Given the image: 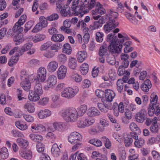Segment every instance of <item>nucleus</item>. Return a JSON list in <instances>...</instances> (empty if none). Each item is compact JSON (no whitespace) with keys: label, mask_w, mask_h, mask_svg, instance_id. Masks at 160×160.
I'll return each instance as SVG.
<instances>
[{"label":"nucleus","mask_w":160,"mask_h":160,"mask_svg":"<svg viewBox=\"0 0 160 160\" xmlns=\"http://www.w3.org/2000/svg\"><path fill=\"white\" fill-rule=\"evenodd\" d=\"M105 98L106 100L112 102L115 96L114 92L111 90H106L105 92Z\"/></svg>","instance_id":"a211bd4d"},{"label":"nucleus","mask_w":160,"mask_h":160,"mask_svg":"<svg viewBox=\"0 0 160 160\" xmlns=\"http://www.w3.org/2000/svg\"><path fill=\"white\" fill-rule=\"evenodd\" d=\"M117 90L121 93L123 89V81L122 79H118L117 82Z\"/></svg>","instance_id":"37998d69"},{"label":"nucleus","mask_w":160,"mask_h":160,"mask_svg":"<svg viewBox=\"0 0 160 160\" xmlns=\"http://www.w3.org/2000/svg\"><path fill=\"white\" fill-rule=\"evenodd\" d=\"M54 126L55 128V131L57 130L58 131H62L63 129L62 124L61 122H54Z\"/></svg>","instance_id":"bf43d9fd"},{"label":"nucleus","mask_w":160,"mask_h":160,"mask_svg":"<svg viewBox=\"0 0 160 160\" xmlns=\"http://www.w3.org/2000/svg\"><path fill=\"white\" fill-rule=\"evenodd\" d=\"M60 10L61 15L63 17L70 16L71 12L70 8L68 7V5H65Z\"/></svg>","instance_id":"bb28decb"},{"label":"nucleus","mask_w":160,"mask_h":160,"mask_svg":"<svg viewBox=\"0 0 160 160\" xmlns=\"http://www.w3.org/2000/svg\"><path fill=\"white\" fill-rule=\"evenodd\" d=\"M32 129H33L32 130L33 132L35 131L42 132L46 130V128L43 125L40 124L35 125L33 126H31Z\"/></svg>","instance_id":"2f4dec72"},{"label":"nucleus","mask_w":160,"mask_h":160,"mask_svg":"<svg viewBox=\"0 0 160 160\" xmlns=\"http://www.w3.org/2000/svg\"><path fill=\"white\" fill-rule=\"evenodd\" d=\"M51 152L52 155L55 157H58L60 155V149L57 144H54L52 146Z\"/></svg>","instance_id":"5701e85b"},{"label":"nucleus","mask_w":160,"mask_h":160,"mask_svg":"<svg viewBox=\"0 0 160 160\" xmlns=\"http://www.w3.org/2000/svg\"><path fill=\"white\" fill-rule=\"evenodd\" d=\"M150 131L152 133H156L158 132L159 130L158 126V125L157 122L155 124H153L150 127Z\"/></svg>","instance_id":"864d4df0"},{"label":"nucleus","mask_w":160,"mask_h":160,"mask_svg":"<svg viewBox=\"0 0 160 160\" xmlns=\"http://www.w3.org/2000/svg\"><path fill=\"white\" fill-rule=\"evenodd\" d=\"M82 139V135L77 132L71 133L68 137V141L72 144L79 142Z\"/></svg>","instance_id":"1a4fd4ad"},{"label":"nucleus","mask_w":160,"mask_h":160,"mask_svg":"<svg viewBox=\"0 0 160 160\" xmlns=\"http://www.w3.org/2000/svg\"><path fill=\"white\" fill-rule=\"evenodd\" d=\"M153 106H150L148 108V114L150 116L153 115L154 113L156 115H160V107H153Z\"/></svg>","instance_id":"aec40b11"},{"label":"nucleus","mask_w":160,"mask_h":160,"mask_svg":"<svg viewBox=\"0 0 160 160\" xmlns=\"http://www.w3.org/2000/svg\"><path fill=\"white\" fill-rule=\"evenodd\" d=\"M37 150L39 152H42L44 150V145L42 143H38L36 145Z\"/></svg>","instance_id":"69168bd1"},{"label":"nucleus","mask_w":160,"mask_h":160,"mask_svg":"<svg viewBox=\"0 0 160 160\" xmlns=\"http://www.w3.org/2000/svg\"><path fill=\"white\" fill-rule=\"evenodd\" d=\"M15 125L18 128L22 130H26L28 128V126L26 124H22L19 121L15 122Z\"/></svg>","instance_id":"13d9d810"},{"label":"nucleus","mask_w":160,"mask_h":160,"mask_svg":"<svg viewBox=\"0 0 160 160\" xmlns=\"http://www.w3.org/2000/svg\"><path fill=\"white\" fill-rule=\"evenodd\" d=\"M89 142L97 147H100L102 145L101 141L97 139H91L89 141Z\"/></svg>","instance_id":"de8ad7c7"},{"label":"nucleus","mask_w":160,"mask_h":160,"mask_svg":"<svg viewBox=\"0 0 160 160\" xmlns=\"http://www.w3.org/2000/svg\"><path fill=\"white\" fill-rule=\"evenodd\" d=\"M102 26L97 21L94 22L93 25L90 26V28L91 30H96Z\"/></svg>","instance_id":"0e129e2a"},{"label":"nucleus","mask_w":160,"mask_h":160,"mask_svg":"<svg viewBox=\"0 0 160 160\" xmlns=\"http://www.w3.org/2000/svg\"><path fill=\"white\" fill-rule=\"evenodd\" d=\"M15 33H17L15 35V36L13 38L14 41L16 42L15 44L16 45H17L19 44L20 43L23 42V40L22 39V35L21 32H16Z\"/></svg>","instance_id":"7c9ffc66"},{"label":"nucleus","mask_w":160,"mask_h":160,"mask_svg":"<svg viewBox=\"0 0 160 160\" xmlns=\"http://www.w3.org/2000/svg\"><path fill=\"white\" fill-rule=\"evenodd\" d=\"M134 143L136 147L139 148L143 146L145 141L143 138H140L136 140Z\"/></svg>","instance_id":"c03bdc74"},{"label":"nucleus","mask_w":160,"mask_h":160,"mask_svg":"<svg viewBox=\"0 0 160 160\" xmlns=\"http://www.w3.org/2000/svg\"><path fill=\"white\" fill-rule=\"evenodd\" d=\"M106 12L105 9L99 3H97L95 10L91 11L93 18L94 20H98L101 17V15L104 14Z\"/></svg>","instance_id":"20e7f679"},{"label":"nucleus","mask_w":160,"mask_h":160,"mask_svg":"<svg viewBox=\"0 0 160 160\" xmlns=\"http://www.w3.org/2000/svg\"><path fill=\"white\" fill-rule=\"evenodd\" d=\"M19 154L22 158L27 160H30L32 157V153L29 151L21 150L19 151Z\"/></svg>","instance_id":"6ab92c4d"},{"label":"nucleus","mask_w":160,"mask_h":160,"mask_svg":"<svg viewBox=\"0 0 160 160\" xmlns=\"http://www.w3.org/2000/svg\"><path fill=\"white\" fill-rule=\"evenodd\" d=\"M45 38V36L43 34L37 35L33 38V41L34 42L43 40Z\"/></svg>","instance_id":"4d7b16f0"},{"label":"nucleus","mask_w":160,"mask_h":160,"mask_svg":"<svg viewBox=\"0 0 160 160\" xmlns=\"http://www.w3.org/2000/svg\"><path fill=\"white\" fill-rule=\"evenodd\" d=\"M0 155L1 158L3 159L7 158L9 156V153L7 148L3 147L0 150Z\"/></svg>","instance_id":"473e14b6"},{"label":"nucleus","mask_w":160,"mask_h":160,"mask_svg":"<svg viewBox=\"0 0 160 160\" xmlns=\"http://www.w3.org/2000/svg\"><path fill=\"white\" fill-rule=\"evenodd\" d=\"M17 141L18 145L22 148H25L28 145V141L23 139L19 138L17 139Z\"/></svg>","instance_id":"f704fd0d"},{"label":"nucleus","mask_w":160,"mask_h":160,"mask_svg":"<svg viewBox=\"0 0 160 160\" xmlns=\"http://www.w3.org/2000/svg\"><path fill=\"white\" fill-rule=\"evenodd\" d=\"M58 15L57 13H54L47 17V18L49 21H52L57 20L58 19Z\"/></svg>","instance_id":"338daca9"},{"label":"nucleus","mask_w":160,"mask_h":160,"mask_svg":"<svg viewBox=\"0 0 160 160\" xmlns=\"http://www.w3.org/2000/svg\"><path fill=\"white\" fill-rule=\"evenodd\" d=\"M104 35L103 32H97L95 34V39L98 42H102L103 41V38Z\"/></svg>","instance_id":"8fccbe9b"},{"label":"nucleus","mask_w":160,"mask_h":160,"mask_svg":"<svg viewBox=\"0 0 160 160\" xmlns=\"http://www.w3.org/2000/svg\"><path fill=\"white\" fill-rule=\"evenodd\" d=\"M58 66V62L55 61H52L48 64L47 69L50 72H54L57 69Z\"/></svg>","instance_id":"4468645a"},{"label":"nucleus","mask_w":160,"mask_h":160,"mask_svg":"<svg viewBox=\"0 0 160 160\" xmlns=\"http://www.w3.org/2000/svg\"><path fill=\"white\" fill-rule=\"evenodd\" d=\"M32 46V43L31 42H27L24 44L21 48V49H19V53L21 55H22L23 52L30 49Z\"/></svg>","instance_id":"393cba45"},{"label":"nucleus","mask_w":160,"mask_h":160,"mask_svg":"<svg viewBox=\"0 0 160 160\" xmlns=\"http://www.w3.org/2000/svg\"><path fill=\"white\" fill-rule=\"evenodd\" d=\"M64 38V37L62 35L56 33L52 35L51 40L55 42H61L63 41Z\"/></svg>","instance_id":"c85d7f7f"},{"label":"nucleus","mask_w":160,"mask_h":160,"mask_svg":"<svg viewBox=\"0 0 160 160\" xmlns=\"http://www.w3.org/2000/svg\"><path fill=\"white\" fill-rule=\"evenodd\" d=\"M119 23L115 19L109 20L106 22L103 27V30L106 33L112 32L113 29L118 26Z\"/></svg>","instance_id":"39448f33"},{"label":"nucleus","mask_w":160,"mask_h":160,"mask_svg":"<svg viewBox=\"0 0 160 160\" xmlns=\"http://www.w3.org/2000/svg\"><path fill=\"white\" fill-rule=\"evenodd\" d=\"M100 112L96 108L92 107L89 108L87 112V114L88 116L92 117L99 115Z\"/></svg>","instance_id":"412c9836"},{"label":"nucleus","mask_w":160,"mask_h":160,"mask_svg":"<svg viewBox=\"0 0 160 160\" xmlns=\"http://www.w3.org/2000/svg\"><path fill=\"white\" fill-rule=\"evenodd\" d=\"M104 143V145L106 148L108 149H110L112 145V143L109 139L106 136L102 137L101 138Z\"/></svg>","instance_id":"a18cd8bd"},{"label":"nucleus","mask_w":160,"mask_h":160,"mask_svg":"<svg viewBox=\"0 0 160 160\" xmlns=\"http://www.w3.org/2000/svg\"><path fill=\"white\" fill-rule=\"evenodd\" d=\"M79 0H74L72 2V5L71 7L72 10L77 12L79 17H82L83 15L87 13L88 11L85 10L86 6L84 3L81 5L79 4Z\"/></svg>","instance_id":"7ed1b4c3"},{"label":"nucleus","mask_w":160,"mask_h":160,"mask_svg":"<svg viewBox=\"0 0 160 160\" xmlns=\"http://www.w3.org/2000/svg\"><path fill=\"white\" fill-rule=\"evenodd\" d=\"M158 97L157 95L154 93H152L150 96V101L151 106H153V107L157 108L159 107V103L158 102Z\"/></svg>","instance_id":"f3484780"},{"label":"nucleus","mask_w":160,"mask_h":160,"mask_svg":"<svg viewBox=\"0 0 160 160\" xmlns=\"http://www.w3.org/2000/svg\"><path fill=\"white\" fill-rule=\"evenodd\" d=\"M77 126L80 128H84L86 127L85 119H79L77 122Z\"/></svg>","instance_id":"774afa93"},{"label":"nucleus","mask_w":160,"mask_h":160,"mask_svg":"<svg viewBox=\"0 0 160 160\" xmlns=\"http://www.w3.org/2000/svg\"><path fill=\"white\" fill-rule=\"evenodd\" d=\"M147 112L144 109H142L135 115L136 121L139 123H142L146 118Z\"/></svg>","instance_id":"9d476101"},{"label":"nucleus","mask_w":160,"mask_h":160,"mask_svg":"<svg viewBox=\"0 0 160 160\" xmlns=\"http://www.w3.org/2000/svg\"><path fill=\"white\" fill-rule=\"evenodd\" d=\"M21 86L23 89L27 91H28L31 88V85L29 81L28 82H21Z\"/></svg>","instance_id":"5fc2aeb1"},{"label":"nucleus","mask_w":160,"mask_h":160,"mask_svg":"<svg viewBox=\"0 0 160 160\" xmlns=\"http://www.w3.org/2000/svg\"><path fill=\"white\" fill-rule=\"evenodd\" d=\"M39 22L38 23L43 28L47 26L48 22L45 18L43 16H41L39 18Z\"/></svg>","instance_id":"603ef678"},{"label":"nucleus","mask_w":160,"mask_h":160,"mask_svg":"<svg viewBox=\"0 0 160 160\" xmlns=\"http://www.w3.org/2000/svg\"><path fill=\"white\" fill-rule=\"evenodd\" d=\"M20 78L22 82H28L29 81L30 76L28 75V72L26 70H22L21 71L20 73Z\"/></svg>","instance_id":"4be33fe9"},{"label":"nucleus","mask_w":160,"mask_h":160,"mask_svg":"<svg viewBox=\"0 0 160 160\" xmlns=\"http://www.w3.org/2000/svg\"><path fill=\"white\" fill-rule=\"evenodd\" d=\"M87 109V106L85 105L81 106L78 109V116H82L86 112Z\"/></svg>","instance_id":"49530a36"},{"label":"nucleus","mask_w":160,"mask_h":160,"mask_svg":"<svg viewBox=\"0 0 160 160\" xmlns=\"http://www.w3.org/2000/svg\"><path fill=\"white\" fill-rule=\"evenodd\" d=\"M129 128L130 130L133 132L138 131V132H139L140 130L137 125L134 122H132L130 123L129 125Z\"/></svg>","instance_id":"052dcab7"},{"label":"nucleus","mask_w":160,"mask_h":160,"mask_svg":"<svg viewBox=\"0 0 160 160\" xmlns=\"http://www.w3.org/2000/svg\"><path fill=\"white\" fill-rule=\"evenodd\" d=\"M34 90L35 92L38 93L40 95L43 93V90L42 84L40 82L36 83L34 87Z\"/></svg>","instance_id":"e433bc0d"},{"label":"nucleus","mask_w":160,"mask_h":160,"mask_svg":"<svg viewBox=\"0 0 160 160\" xmlns=\"http://www.w3.org/2000/svg\"><path fill=\"white\" fill-rule=\"evenodd\" d=\"M130 136L128 135L124 138V142L125 146L126 147H130L132 143L133 139Z\"/></svg>","instance_id":"4c0bfd02"},{"label":"nucleus","mask_w":160,"mask_h":160,"mask_svg":"<svg viewBox=\"0 0 160 160\" xmlns=\"http://www.w3.org/2000/svg\"><path fill=\"white\" fill-rule=\"evenodd\" d=\"M71 77L72 79L77 82H80L82 80V77L74 72H72Z\"/></svg>","instance_id":"a19ab883"},{"label":"nucleus","mask_w":160,"mask_h":160,"mask_svg":"<svg viewBox=\"0 0 160 160\" xmlns=\"http://www.w3.org/2000/svg\"><path fill=\"white\" fill-rule=\"evenodd\" d=\"M29 64L31 67H35L39 65L40 61L37 59H32L30 61Z\"/></svg>","instance_id":"6e6d98bb"},{"label":"nucleus","mask_w":160,"mask_h":160,"mask_svg":"<svg viewBox=\"0 0 160 160\" xmlns=\"http://www.w3.org/2000/svg\"><path fill=\"white\" fill-rule=\"evenodd\" d=\"M29 137L32 140L38 143H40L43 139L41 135L34 133L30 134L29 135Z\"/></svg>","instance_id":"c756f323"},{"label":"nucleus","mask_w":160,"mask_h":160,"mask_svg":"<svg viewBox=\"0 0 160 160\" xmlns=\"http://www.w3.org/2000/svg\"><path fill=\"white\" fill-rule=\"evenodd\" d=\"M27 17L25 14L22 15L18 22L14 25L13 28V32H20L23 31V28L21 27L22 25L27 20Z\"/></svg>","instance_id":"6e6552de"},{"label":"nucleus","mask_w":160,"mask_h":160,"mask_svg":"<svg viewBox=\"0 0 160 160\" xmlns=\"http://www.w3.org/2000/svg\"><path fill=\"white\" fill-rule=\"evenodd\" d=\"M152 84L150 80L147 79L145 80L143 83H142L141 86V88L143 91L147 92L151 88Z\"/></svg>","instance_id":"2eb2a0df"},{"label":"nucleus","mask_w":160,"mask_h":160,"mask_svg":"<svg viewBox=\"0 0 160 160\" xmlns=\"http://www.w3.org/2000/svg\"><path fill=\"white\" fill-rule=\"evenodd\" d=\"M24 108L30 113L33 112L35 111L34 104L33 103H27L24 105Z\"/></svg>","instance_id":"c9c22d12"},{"label":"nucleus","mask_w":160,"mask_h":160,"mask_svg":"<svg viewBox=\"0 0 160 160\" xmlns=\"http://www.w3.org/2000/svg\"><path fill=\"white\" fill-rule=\"evenodd\" d=\"M77 57L78 62H82L87 57V53L83 51H79L77 53Z\"/></svg>","instance_id":"b1692460"},{"label":"nucleus","mask_w":160,"mask_h":160,"mask_svg":"<svg viewBox=\"0 0 160 160\" xmlns=\"http://www.w3.org/2000/svg\"><path fill=\"white\" fill-rule=\"evenodd\" d=\"M57 81V78L55 75H50L47 80V84L44 86V89L48 90L49 88H53L56 85Z\"/></svg>","instance_id":"423d86ee"},{"label":"nucleus","mask_w":160,"mask_h":160,"mask_svg":"<svg viewBox=\"0 0 160 160\" xmlns=\"http://www.w3.org/2000/svg\"><path fill=\"white\" fill-rule=\"evenodd\" d=\"M62 52L63 53L68 55H70L72 52V49L70 45L68 43H66L63 45Z\"/></svg>","instance_id":"72a5a7b5"},{"label":"nucleus","mask_w":160,"mask_h":160,"mask_svg":"<svg viewBox=\"0 0 160 160\" xmlns=\"http://www.w3.org/2000/svg\"><path fill=\"white\" fill-rule=\"evenodd\" d=\"M118 37L119 39L117 41V43H118V45L121 46L122 48V44L125 40L128 39V38L124 37L121 33H119L118 34Z\"/></svg>","instance_id":"ea45409f"},{"label":"nucleus","mask_w":160,"mask_h":160,"mask_svg":"<svg viewBox=\"0 0 160 160\" xmlns=\"http://www.w3.org/2000/svg\"><path fill=\"white\" fill-rule=\"evenodd\" d=\"M114 34L109 33L107 36L106 41L109 42L108 49L113 52H116L117 53H120L122 50L121 46L118 45L117 43L118 39L117 36H114Z\"/></svg>","instance_id":"f03ea898"},{"label":"nucleus","mask_w":160,"mask_h":160,"mask_svg":"<svg viewBox=\"0 0 160 160\" xmlns=\"http://www.w3.org/2000/svg\"><path fill=\"white\" fill-rule=\"evenodd\" d=\"M111 102L105 100L103 102L105 110L107 111V112H108V110H111L112 109L113 106L112 105Z\"/></svg>","instance_id":"3c124183"},{"label":"nucleus","mask_w":160,"mask_h":160,"mask_svg":"<svg viewBox=\"0 0 160 160\" xmlns=\"http://www.w3.org/2000/svg\"><path fill=\"white\" fill-rule=\"evenodd\" d=\"M58 60L61 63L64 64L67 61V58L65 54L61 53L58 55Z\"/></svg>","instance_id":"09e8293b"},{"label":"nucleus","mask_w":160,"mask_h":160,"mask_svg":"<svg viewBox=\"0 0 160 160\" xmlns=\"http://www.w3.org/2000/svg\"><path fill=\"white\" fill-rule=\"evenodd\" d=\"M157 120V118L156 117H154L152 119L150 118H148L146 119L145 123L147 126H149L151 124H152V125L153 124H155V123H156Z\"/></svg>","instance_id":"680f3d73"},{"label":"nucleus","mask_w":160,"mask_h":160,"mask_svg":"<svg viewBox=\"0 0 160 160\" xmlns=\"http://www.w3.org/2000/svg\"><path fill=\"white\" fill-rule=\"evenodd\" d=\"M67 68L66 66L62 65L58 68L57 72L58 78L59 79H62L66 75Z\"/></svg>","instance_id":"ddd939ff"},{"label":"nucleus","mask_w":160,"mask_h":160,"mask_svg":"<svg viewBox=\"0 0 160 160\" xmlns=\"http://www.w3.org/2000/svg\"><path fill=\"white\" fill-rule=\"evenodd\" d=\"M106 60L108 63L112 65L115 64L116 61L114 56L112 54H110V53L108 55Z\"/></svg>","instance_id":"58836bf2"},{"label":"nucleus","mask_w":160,"mask_h":160,"mask_svg":"<svg viewBox=\"0 0 160 160\" xmlns=\"http://www.w3.org/2000/svg\"><path fill=\"white\" fill-rule=\"evenodd\" d=\"M78 92V88L74 89L71 88H66L61 92V96L68 99L71 98L73 97Z\"/></svg>","instance_id":"0eeeda50"},{"label":"nucleus","mask_w":160,"mask_h":160,"mask_svg":"<svg viewBox=\"0 0 160 160\" xmlns=\"http://www.w3.org/2000/svg\"><path fill=\"white\" fill-rule=\"evenodd\" d=\"M40 95H41L35 92H31L28 95V98L31 101L35 102L39 100Z\"/></svg>","instance_id":"cd10ccee"},{"label":"nucleus","mask_w":160,"mask_h":160,"mask_svg":"<svg viewBox=\"0 0 160 160\" xmlns=\"http://www.w3.org/2000/svg\"><path fill=\"white\" fill-rule=\"evenodd\" d=\"M47 70L45 68L41 67L37 71V78L41 82H44L46 80Z\"/></svg>","instance_id":"9b49d317"},{"label":"nucleus","mask_w":160,"mask_h":160,"mask_svg":"<svg viewBox=\"0 0 160 160\" xmlns=\"http://www.w3.org/2000/svg\"><path fill=\"white\" fill-rule=\"evenodd\" d=\"M110 52L112 53H117L116 52H113L111 51L108 49V46L106 44L103 43L99 48V54L101 56L108 55L110 53Z\"/></svg>","instance_id":"f8f14e48"},{"label":"nucleus","mask_w":160,"mask_h":160,"mask_svg":"<svg viewBox=\"0 0 160 160\" xmlns=\"http://www.w3.org/2000/svg\"><path fill=\"white\" fill-rule=\"evenodd\" d=\"M122 66H120L118 68L117 72L119 76H122L126 74V72H128L125 70V68Z\"/></svg>","instance_id":"e2e57ef3"},{"label":"nucleus","mask_w":160,"mask_h":160,"mask_svg":"<svg viewBox=\"0 0 160 160\" xmlns=\"http://www.w3.org/2000/svg\"><path fill=\"white\" fill-rule=\"evenodd\" d=\"M59 114L66 120L70 122L75 121L78 117L77 110L73 107L62 109L60 111Z\"/></svg>","instance_id":"f257e3e1"},{"label":"nucleus","mask_w":160,"mask_h":160,"mask_svg":"<svg viewBox=\"0 0 160 160\" xmlns=\"http://www.w3.org/2000/svg\"><path fill=\"white\" fill-rule=\"evenodd\" d=\"M88 71V65L85 63L82 64L81 66L80 71L82 74L83 75H86Z\"/></svg>","instance_id":"79ce46f5"},{"label":"nucleus","mask_w":160,"mask_h":160,"mask_svg":"<svg viewBox=\"0 0 160 160\" xmlns=\"http://www.w3.org/2000/svg\"><path fill=\"white\" fill-rule=\"evenodd\" d=\"M52 112L50 111L45 109L40 111L38 114V117L39 118L42 119L50 116Z\"/></svg>","instance_id":"dca6fc26"},{"label":"nucleus","mask_w":160,"mask_h":160,"mask_svg":"<svg viewBox=\"0 0 160 160\" xmlns=\"http://www.w3.org/2000/svg\"><path fill=\"white\" fill-rule=\"evenodd\" d=\"M77 60L74 58L71 57L68 59V66L71 69L74 70L77 66Z\"/></svg>","instance_id":"a878e982"}]
</instances>
